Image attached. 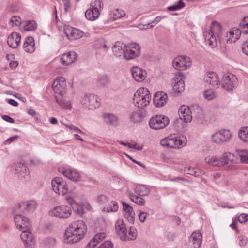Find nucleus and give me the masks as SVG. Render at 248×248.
Listing matches in <instances>:
<instances>
[{
	"label": "nucleus",
	"instance_id": "nucleus-15",
	"mask_svg": "<svg viewBox=\"0 0 248 248\" xmlns=\"http://www.w3.org/2000/svg\"><path fill=\"white\" fill-rule=\"evenodd\" d=\"M237 78L234 75L224 76L222 78V87L226 90H232L237 85Z\"/></svg>",
	"mask_w": 248,
	"mask_h": 248
},
{
	"label": "nucleus",
	"instance_id": "nucleus-19",
	"mask_svg": "<svg viewBox=\"0 0 248 248\" xmlns=\"http://www.w3.org/2000/svg\"><path fill=\"white\" fill-rule=\"evenodd\" d=\"M172 85L175 94H178L184 90L185 83L181 74L176 75L172 81Z\"/></svg>",
	"mask_w": 248,
	"mask_h": 248
},
{
	"label": "nucleus",
	"instance_id": "nucleus-10",
	"mask_svg": "<svg viewBox=\"0 0 248 248\" xmlns=\"http://www.w3.org/2000/svg\"><path fill=\"white\" fill-rule=\"evenodd\" d=\"M172 64L175 69L184 70L191 67L192 62L189 57L179 56L173 60Z\"/></svg>",
	"mask_w": 248,
	"mask_h": 248
},
{
	"label": "nucleus",
	"instance_id": "nucleus-41",
	"mask_svg": "<svg viewBox=\"0 0 248 248\" xmlns=\"http://www.w3.org/2000/svg\"><path fill=\"white\" fill-rule=\"evenodd\" d=\"M143 117L139 111L133 112L130 115V120L133 123H138L143 120Z\"/></svg>",
	"mask_w": 248,
	"mask_h": 248
},
{
	"label": "nucleus",
	"instance_id": "nucleus-22",
	"mask_svg": "<svg viewBox=\"0 0 248 248\" xmlns=\"http://www.w3.org/2000/svg\"><path fill=\"white\" fill-rule=\"evenodd\" d=\"M168 100V95L166 93L163 91L157 92L154 95L153 102L157 107L163 106Z\"/></svg>",
	"mask_w": 248,
	"mask_h": 248
},
{
	"label": "nucleus",
	"instance_id": "nucleus-21",
	"mask_svg": "<svg viewBox=\"0 0 248 248\" xmlns=\"http://www.w3.org/2000/svg\"><path fill=\"white\" fill-rule=\"evenodd\" d=\"M123 210L125 218L131 223L133 224L135 220V212L132 206L123 201Z\"/></svg>",
	"mask_w": 248,
	"mask_h": 248
},
{
	"label": "nucleus",
	"instance_id": "nucleus-17",
	"mask_svg": "<svg viewBox=\"0 0 248 248\" xmlns=\"http://www.w3.org/2000/svg\"><path fill=\"white\" fill-rule=\"evenodd\" d=\"M59 172L74 182H78L80 180V174L75 170L62 167L59 168Z\"/></svg>",
	"mask_w": 248,
	"mask_h": 248
},
{
	"label": "nucleus",
	"instance_id": "nucleus-46",
	"mask_svg": "<svg viewBox=\"0 0 248 248\" xmlns=\"http://www.w3.org/2000/svg\"><path fill=\"white\" fill-rule=\"evenodd\" d=\"M239 28L245 34L248 33V16L245 17L239 24Z\"/></svg>",
	"mask_w": 248,
	"mask_h": 248
},
{
	"label": "nucleus",
	"instance_id": "nucleus-51",
	"mask_svg": "<svg viewBox=\"0 0 248 248\" xmlns=\"http://www.w3.org/2000/svg\"><path fill=\"white\" fill-rule=\"evenodd\" d=\"M204 97L208 100H211L216 97V93L212 90H208L204 91L203 93Z\"/></svg>",
	"mask_w": 248,
	"mask_h": 248
},
{
	"label": "nucleus",
	"instance_id": "nucleus-14",
	"mask_svg": "<svg viewBox=\"0 0 248 248\" xmlns=\"http://www.w3.org/2000/svg\"><path fill=\"white\" fill-rule=\"evenodd\" d=\"M140 46L136 44L125 46L124 57L126 60L134 59L140 54Z\"/></svg>",
	"mask_w": 248,
	"mask_h": 248
},
{
	"label": "nucleus",
	"instance_id": "nucleus-64",
	"mask_svg": "<svg viewBox=\"0 0 248 248\" xmlns=\"http://www.w3.org/2000/svg\"><path fill=\"white\" fill-rule=\"evenodd\" d=\"M2 118L4 120L8 122L11 123H14L15 122L14 119L8 115H3L2 116Z\"/></svg>",
	"mask_w": 248,
	"mask_h": 248
},
{
	"label": "nucleus",
	"instance_id": "nucleus-37",
	"mask_svg": "<svg viewBox=\"0 0 248 248\" xmlns=\"http://www.w3.org/2000/svg\"><path fill=\"white\" fill-rule=\"evenodd\" d=\"M106 237V233L101 232L95 234L89 245L92 247H95L100 241H102Z\"/></svg>",
	"mask_w": 248,
	"mask_h": 248
},
{
	"label": "nucleus",
	"instance_id": "nucleus-49",
	"mask_svg": "<svg viewBox=\"0 0 248 248\" xmlns=\"http://www.w3.org/2000/svg\"><path fill=\"white\" fill-rule=\"evenodd\" d=\"M137 237V232L136 229L134 227H130L129 231L128 233L127 234V232H126V240H134Z\"/></svg>",
	"mask_w": 248,
	"mask_h": 248
},
{
	"label": "nucleus",
	"instance_id": "nucleus-26",
	"mask_svg": "<svg viewBox=\"0 0 248 248\" xmlns=\"http://www.w3.org/2000/svg\"><path fill=\"white\" fill-rule=\"evenodd\" d=\"M205 81L213 87H217L220 83V80L217 75L214 72H210L205 75Z\"/></svg>",
	"mask_w": 248,
	"mask_h": 248
},
{
	"label": "nucleus",
	"instance_id": "nucleus-63",
	"mask_svg": "<svg viewBox=\"0 0 248 248\" xmlns=\"http://www.w3.org/2000/svg\"><path fill=\"white\" fill-rule=\"evenodd\" d=\"M243 52L248 56V41L244 42L242 45Z\"/></svg>",
	"mask_w": 248,
	"mask_h": 248
},
{
	"label": "nucleus",
	"instance_id": "nucleus-60",
	"mask_svg": "<svg viewBox=\"0 0 248 248\" xmlns=\"http://www.w3.org/2000/svg\"><path fill=\"white\" fill-rule=\"evenodd\" d=\"M147 216L148 214L146 212H140L139 215V219L141 222H143L147 218Z\"/></svg>",
	"mask_w": 248,
	"mask_h": 248
},
{
	"label": "nucleus",
	"instance_id": "nucleus-29",
	"mask_svg": "<svg viewBox=\"0 0 248 248\" xmlns=\"http://www.w3.org/2000/svg\"><path fill=\"white\" fill-rule=\"evenodd\" d=\"M37 205L35 201L31 200L20 203L18 207L26 212H31L35 210Z\"/></svg>",
	"mask_w": 248,
	"mask_h": 248
},
{
	"label": "nucleus",
	"instance_id": "nucleus-47",
	"mask_svg": "<svg viewBox=\"0 0 248 248\" xmlns=\"http://www.w3.org/2000/svg\"><path fill=\"white\" fill-rule=\"evenodd\" d=\"M140 196L136 195H130V200L134 203L139 205H143L145 203V201L143 199L140 197Z\"/></svg>",
	"mask_w": 248,
	"mask_h": 248
},
{
	"label": "nucleus",
	"instance_id": "nucleus-33",
	"mask_svg": "<svg viewBox=\"0 0 248 248\" xmlns=\"http://www.w3.org/2000/svg\"><path fill=\"white\" fill-rule=\"evenodd\" d=\"M23 47L25 51L29 53H32L35 50V43L34 39L31 36L26 38L24 43Z\"/></svg>",
	"mask_w": 248,
	"mask_h": 248
},
{
	"label": "nucleus",
	"instance_id": "nucleus-62",
	"mask_svg": "<svg viewBox=\"0 0 248 248\" xmlns=\"http://www.w3.org/2000/svg\"><path fill=\"white\" fill-rule=\"evenodd\" d=\"M66 126L68 127L69 128V129H70L71 130H73L75 132L79 133L82 134H85L83 132H82L79 128H78V127H77L73 125H68V126Z\"/></svg>",
	"mask_w": 248,
	"mask_h": 248
},
{
	"label": "nucleus",
	"instance_id": "nucleus-43",
	"mask_svg": "<svg viewBox=\"0 0 248 248\" xmlns=\"http://www.w3.org/2000/svg\"><path fill=\"white\" fill-rule=\"evenodd\" d=\"M44 244L47 248H53L56 244V241L54 238L47 237L44 240Z\"/></svg>",
	"mask_w": 248,
	"mask_h": 248
},
{
	"label": "nucleus",
	"instance_id": "nucleus-57",
	"mask_svg": "<svg viewBox=\"0 0 248 248\" xmlns=\"http://www.w3.org/2000/svg\"><path fill=\"white\" fill-rule=\"evenodd\" d=\"M99 248H113V243L109 241H105L99 247Z\"/></svg>",
	"mask_w": 248,
	"mask_h": 248
},
{
	"label": "nucleus",
	"instance_id": "nucleus-27",
	"mask_svg": "<svg viewBox=\"0 0 248 248\" xmlns=\"http://www.w3.org/2000/svg\"><path fill=\"white\" fill-rule=\"evenodd\" d=\"M131 72L134 79L138 82H141L146 78V71L139 67H133L131 69Z\"/></svg>",
	"mask_w": 248,
	"mask_h": 248
},
{
	"label": "nucleus",
	"instance_id": "nucleus-61",
	"mask_svg": "<svg viewBox=\"0 0 248 248\" xmlns=\"http://www.w3.org/2000/svg\"><path fill=\"white\" fill-rule=\"evenodd\" d=\"M94 4L93 7L97 8L98 10L103 6V4L100 0H95Z\"/></svg>",
	"mask_w": 248,
	"mask_h": 248
},
{
	"label": "nucleus",
	"instance_id": "nucleus-35",
	"mask_svg": "<svg viewBox=\"0 0 248 248\" xmlns=\"http://www.w3.org/2000/svg\"><path fill=\"white\" fill-rule=\"evenodd\" d=\"M55 100L56 102L62 108L65 109L70 110L72 108L71 103L70 101H66L64 100L62 96H55Z\"/></svg>",
	"mask_w": 248,
	"mask_h": 248
},
{
	"label": "nucleus",
	"instance_id": "nucleus-42",
	"mask_svg": "<svg viewBox=\"0 0 248 248\" xmlns=\"http://www.w3.org/2000/svg\"><path fill=\"white\" fill-rule=\"evenodd\" d=\"M111 17L114 20H117L125 16L124 11L122 9H116L111 12Z\"/></svg>",
	"mask_w": 248,
	"mask_h": 248
},
{
	"label": "nucleus",
	"instance_id": "nucleus-52",
	"mask_svg": "<svg viewBox=\"0 0 248 248\" xmlns=\"http://www.w3.org/2000/svg\"><path fill=\"white\" fill-rule=\"evenodd\" d=\"M37 24L34 21H28L25 25V30L27 31H33L36 29Z\"/></svg>",
	"mask_w": 248,
	"mask_h": 248
},
{
	"label": "nucleus",
	"instance_id": "nucleus-24",
	"mask_svg": "<svg viewBox=\"0 0 248 248\" xmlns=\"http://www.w3.org/2000/svg\"><path fill=\"white\" fill-rule=\"evenodd\" d=\"M77 58V54L74 51H69L63 54L60 58V62L63 65L68 66L73 63Z\"/></svg>",
	"mask_w": 248,
	"mask_h": 248
},
{
	"label": "nucleus",
	"instance_id": "nucleus-20",
	"mask_svg": "<svg viewBox=\"0 0 248 248\" xmlns=\"http://www.w3.org/2000/svg\"><path fill=\"white\" fill-rule=\"evenodd\" d=\"M115 230L121 240L126 241V232L127 231L123 220L119 219L116 222Z\"/></svg>",
	"mask_w": 248,
	"mask_h": 248
},
{
	"label": "nucleus",
	"instance_id": "nucleus-8",
	"mask_svg": "<svg viewBox=\"0 0 248 248\" xmlns=\"http://www.w3.org/2000/svg\"><path fill=\"white\" fill-rule=\"evenodd\" d=\"M232 137V134L228 129H221L212 135V141L217 144H222L229 141Z\"/></svg>",
	"mask_w": 248,
	"mask_h": 248
},
{
	"label": "nucleus",
	"instance_id": "nucleus-28",
	"mask_svg": "<svg viewBox=\"0 0 248 248\" xmlns=\"http://www.w3.org/2000/svg\"><path fill=\"white\" fill-rule=\"evenodd\" d=\"M21 41V36L17 32H13L7 39V43L9 46L13 48H16Z\"/></svg>",
	"mask_w": 248,
	"mask_h": 248
},
{
	"label": "nucleus",
	"instance_id": "nucleus-9",
	"mask_svg": "<svg viewBox=\"0 0 248 248\" xmlns=\"http://www.w3.org/2000/svg\"><path fill=\"white\" fill-rule=\"evenodd\" d=\"M100 99L93 94H86L81 100V103L90 109H94L100 105Z\"/></svg>",
	"mask_w": 248,
	"mask_h": 248
},
{
	"label": "nucleus",
	"instance_id": "nucleus-18",
	"mask_svg": "<svg viewBox=\"0 0 248 248\" xmlns=\"http://www.w3.org/2000/svg\"><path fill=\"white\" fill-rule=\"evenodd\" d=\"M202 236L199 231H195L191 234L189 238V243L193 248H199L202 243Z\"/></svg>",
	"mask_w": 248,
	"mask_h": 248
},
{
	"label": "nucleus",
	"instance_id": "nucleus-59",
	"mask_svg": "<svg viewBox=\"0 0 248 248\" xmlns=\"http://www.w3.org/2000/svg\"><path fill=\"white\" fill-rule=\"evenodd\" d=\"M238 220L241 223L246 222L248 220V214H241L238 217Z\"/></svg>",
	"mask_w": 248,
	"mask_h": 248
},
{
	"label": "nucleus",
	"instance_id": "nucleus-25",
	"mask_svg": "<svg viewBox=\"0 0 248 248\" xmlns=\"http://www.w3.org/2000/svg\"><path fill=\"white\" fill-rule=\"evenodd\" d=\"M242 30L241 29H232L226 33L225 40L227 43L235 42L240 37Z\"/></svg>",
	"mask_w": 248,
	"mask_h": 248
},
{
	"label": "nucleus",
	"instance_id": "nucleus-23",
	"mask_svg": "<svg viewBox=\"0 0 248 248\" xmlns=\"http://www.w3.org/2000/svg\"><path fill=\"white\" fill-rule=\"evenodd\" d=\"M179 116L183 121L186 123L190 122L192 119V113L189 107L182 105L179 109Z\"/></svg>",
	"mask_w": 248,
	"mask_h": 248
},
{
	"label": "nucleus",
	"instance_id": "nucleus-50",
	"mask_svg": "<svg viewBox=\"0 0 248 248\" xmlns=\"http://www.w3.org/2000/svg\"><path fill=\"white\" fill-rule=\"evenodd\" d=\"M52 190L58 195L63 196L68 193L67 187H52Z\"/></svg>",
	"mask_w": 248,
	"mask_h": 248
},
{
	"label": "nucleus",
	"instance_id": "nucleus-58",
	"mask_svg": "<svg viewBox=\"0 0 248 248\" xmlns=\"http://www.w3.org/2000/svg\"><path fill=\"white\" fill-rule=\"evenodd\" d=\"M171 180L179 182L178 184L179 185H186L189 183L187 180L184 179L182 177H176L173 179H171Z\"/></svg>",
	"mask_w": 248,
	"mask_h": 248
},
{
	"label": "nucleus",
	"instance_id": "nucleus-53",
	"mask_svg": "<svg viewBox=\"0 0 248 248\" xmlns=\"http://www.w3.org/2000/svg\"><path fill=\"white\" fill-rule=\"evenodd\" d=\"M185 3L182 0H179V2L173 6H170L168 7V10L171 11H176L181 9L185 6Z\"/></svg>",
	"mask_w": 248,
	"mask_h": 248
},
{
	"label": "nucleus",
	"instance_id": "nucleus-39",
	"mask_svg": "<svg viewBox=\"0 0 248 248\" xmlns=\"http://www.w3.org/2000/svg\"><path fill=\"white\" fill-rule=\"evenodd\" d=\"M135 193L140 196H145L150 192L149 187H134Z\"/></svg>",
	"mask_w": 248,
	"mask_h": 248
},
{
	"label": "nucleus",
	"instance_id": "nucleus-6",
	"mask_svg": "<svg viewBox=\"0 0 248 248\" xmlns=\"http://www.w3.org/2000/svg\"><path fill=\"white\" fill-rule=\"evenodd\" d=\"M11 171L17 175L18 178L23 181H27L30 178V172L27 166L23 162H19L11 167Z\"/></svg>",
	"mask_w": 248,
	"mask_h": 248
},
{
	"label": "nucleus",
	"instance_id": "nucleus-30",
	"mask_svg": "<svg viewBox=\"0 0 248 248\" xmlns=\"http://www.w3.org/2000/svg\"><path fill=\"white\" fill-rule=\"evenodd\" d=\"M103 119L105 123L109 126H117L119 125L118 117L111 113H105L103 115Z\"/></svg>",
	"mask_w": 248,
	"mask_h": 248
},
{
	"label": "nucleus",
	"instance_id": "nucleus-56",
	"mask_svg": "<svg viewBox=\"0 0 248 248\" xmlns=\"http://www.w3.org/2000/svg\"><path fill=\"white\" fill-rule=\"evenodd\" d=\"M10 22L12 23V26H18L21 23V19L18 16H13L10 19Z\"/></svg>",
	"mask_w": 248,
	"mask_h": 248
},
{
	"label": "nucleus",
	"instance_id": "nucleus-13",
	"mask_svg": "<svg viewBox=\"0 0 248 248\" xmlns=\"http://www.w3.org/2000/svg\"><path fill=\"white\" fill-rule=\"evenodd\" d=\"M221 162L223 165L228 166H233L239 162V159L237 156V154L235 155L231 152H226L222 154L221 157Z\"/></svg>",
	"mask_w": 248,
	"mask_h": 248
},
{
	"label": "nucleus",
	"instance_id": "nucleus-31",
	"mask_svg": "<svg viewBox=\"0 0 248 248\" xmlns=\"http://www.w3.org/2000/svg\"><path fill=\"white\" fill-rule=\"evenodd\" d=\"M100 15L99 10L97 8L94 7L87 9L85 14L86 18L91 21H94L98 19Z\"/></svg>",
	"mask_w": 248,
	"mask_h": 248
},
{
	"label": "nucleus",
	"instance_id": "nucleus-12",
	"mask_svg": "<svg viewBox=\"0 0 248 248\" xmlns=\"http://www.w3.org/2000/svg\"><path fill=\"white\" fill-rule=\"evenodd\" d=\"M52 88L56 93L60 96H62L66 93V82L63 77L56 79L52 84Z\"/></svg>",
	"mask_w": 248,
	"mask_h": 248
},
{
	"label": "nucleus",
	"instance_id": "nucleus-11",
	"mask_svg": "<svg viewBox=\"0 0 248 248\" xmlns=\"http://www.w3.org/2000/svg\"><path fill=\"white\" fill-rule=\"evenodd\" d=\"M49 215L59 218H67L71 214L70 207L68 206H58L52 208L49 211Z\"/></svg>",
	"mask_w": 248,
	"mask_h": 248
},
{
	"label": "nucleus",
	"instance_id": "nucleus-4",
	"mask_svg": "<svg viewBox=\"0 0 248 248\" xmlns=\"http://www.w3.org/2000/svg\"><path fill=\"white\" fill-rule=\"evenodd\" d=\"M151 100V95L146 88H140L135 93L133 97V103L139 108H143L147 106Z\"/></svg>",
	"mask_w": 248,
	"mask_h": 248
},
{
	"label": "nucleus",
	"instance_id": "nucleus-5",
	"mask_svg": "<svg viewBox=\"0 0 248 248\" xmlns=\"http://www.w3.org/2000/svg\"><path fill=\"white\" fill-rule=\"evenodd\" d=\"M187 143V139L184 136L175 137L170 135L160 141V144L164 147L170 148H182Z\"/></svg>",
	"mask_w": 248,
	"mask_h": 248
},
{
	"label": "nucleus",
	"instance_id": "nucleus-36",
	"mask_svg": "<svg viewBox=\"0 0 248 248\" xmlns=\"http://www.w3.org/2000/svg\"><path fill=\"white\" fill-rule=\"evenodd\" d=\"M205 162L209 165L215 166H221V158H218L215 156H208L205 158Z\"/></svg>",
	"mask_w": 248,
	"mask_h": 248
},
{
	"label": "nucleus",
	"instance_id": "nucleus-38",
	"mask_svg": "<svg viewBox=\"0 0 248 248\" xmlns=\"http://www.w3.org/2000/svg\"><path fill=\"white\" fill-rule=\"evenodd\" d=\"M238 157H240L239 161L243 163L248 164V150H237L236 151Z\"/></svg>",
	"mask_w": 248,
	"mask_h": 248
},
{
	"label": "nucleus",
	"instance_id": "nucleus-7",
	"mask_svg": "<svg viewBox=\"0 0 248 248\" xmlns=\"http://www.w3.org/2000/svg\"><path fill=\"white\" fill-rule=\"evenodd\" d=\"M151 128L159 130L166 127L169 124V119L167 116L156 115L152 117L149 122Z\"/></svg>",
	"mask_w": 248,
	"mask_h": 248
},
{
	"label": "nucleus",
	"instance_id": "nucleus-44",
	"mask_svg": "<svg viewBox=\"0 0 248 248\" xmlns=\"http://www.w3.org/2000/svg\"><path fill=\"white\" fill-rule=\"evenodd\" d=\"M109 77L105 75L99 76L97 79L98 83L101 86H106L109 83Z\"/></svg>",
	"mask_w": 248,
	"mask_h": 248
},
{
	"label": "nucleus",
	"instance_id": "nucleus-55",
	"mask_svg": "<svg viewBox=\"0 0 248 248\" xmlns=\"http://www.w3.org/2000/svg\"><path fill=\"white\" fill-rule=\"evenodd\" d=\"M108 201V197L104 194H100L97 197V201L99 204H105Z\"/></svg>",
	"mask_w": 248,
	"mask_h": 248
},
{
	"label": "nucleus",
	"instance_id": "nucleus-48",
	"mask_svg": "<svg viewBox=\"0 0 248 248\" xmlns=\"http://www.w3.org/2000/svg\"><path fill=\"white\" fill-rule=\"evenodd\" d=\"M67 186V184L63 179L59 177L54 178L51 181V186Z\"/></svg>",
	"mask_w": 248,
	"mask_h": 248
},
{
	"label": "nucleus",
	"instance_id": "nucleus-34",
	"mask_svg": "<svg viewBox=\"0 0 248 248\" xmlns=\"http://www.w3.org/2000/svg\"><path fill=\"white\" fill-rule=\"evenodd\" d=\"M184 171L188 174L196 177H198L205 174L204 170L197 167H186L184 169Z\"/></svg>",
	"mask_w": 248,
	"mask_h": 248
},
{
	"label": "nucleus",
	"instance_id": "nucleus-16",
	"mask_svg": "<svg viewBox=\"0 0 248 248\" xmlns=\"http://www.w3.org/2000/svg\"><path fill=\"white\" fill-rule=\"evenodd\" d=\"M64 32L70 40H74L81 38L84 34L82 31L79 29L68 26L64 29Z\"/></svg>",
	"mask_w": 248,
	"mask_h": 248
},
{
	"label": "nucleus",
	"instance_id": "nucleus-3",
	"mask_svg": "<svg viewBox=\"0 0 248 248\" xmlns=\"http://www.w3.org/2000/svg\"><path fill=\"white\" fill-rule=\"evenodd\" d=\"M205 42L212 48L217 45V40L219 42L222 38L221 27L220 24L216 21H213L210 26L209 32H203Z\"/></svg>",
	"mask_w": 248,
	"mask_h": 248
},
{
	"label": "nucleus",
	"instance_id": "nucleus-40",
	"mask_svg": "<svg viewBox=\"0 0 248 248\" xmlns=\"http://www.w3.org/2000/svg\"><path fill=\"white\" fill-rule=\"evenodd\" d=\"M238 137L244 142H248V127H242L238 131Z\"/></svg>",
	"mask_w": 248,
	"mask_h": 248
},
{
	"label": "nucleus",
	"instance_id": "nucleus-45",
	"mask_svg": "<svg viewBox=\"0 0 248 248\" xmlns=\"http://www.w3.org/2000/svg\"><path fill=\"white\" fill-rule=\"evenodd\" d=\"M119 208L118 203L116 201H112L111 203L107 207L104 208V210L107 212H116Z\"/></svg>",
	"mask_w": 248,
	"mask_h": 248
},
{
	"label": "nucleus",
	"instance_id": "nucleus-32",
	"mask_svg": "<svg viewBox=\"0 0 248 248\" xmlns=\"http://www.w3.org/2000/svg\"><path fill=\"white\" fill-rule=\"evenodd\" d=\"M125 45L120 42H116L112 47L113 54L116 57L124 56Z\"/></svg>",
	"mask_w": 248,
	"mask_h": 248
},
{
	"label": "nucleus",
	"instance_id": "nucleus-54",
	"mask_svg": "<svg viewBox=\"0 0 248 248\" xmlns=\"http://www.w3.org/2000/svg\"><path fill=\"white\" fill-rule=\"evenodd\" d=\"M238 244L240 246H245L248 243V238L245 235H241L238 237Z\"/></svg>",
	"mask_w": 248,
	"mask_h": 248
},
{
	"label": "nucleus",
	"instance_id": "nucleus-2",
	"mask_svg": "<svg viewBox=\"0 0 248 248\" xmlns=\"http://www.w3.org/2000/svg\"><path fill=\"white\" fill-rule=\"evenodd\" d=\"M87 232V226L82 220L72 222L65 230L64 241L70 244L80 241Z\"/></svg>",
	"mask_w": 248,
	"mask_h": 248
},
{
	"label": "nucleus",
	"instance_id": "nucleus-1",
	"mask_svg": "<svg viewBox=\"0 0 248 248\" xmlns=\"http://www.w3.org/2000/svg\"><path fill=\"white\" fill-rule=\"evenodd\" d=\"M17 228L21 231L20 237L25 248H35V241L30 229L31 224L29 219L20 214H16L14 217Z\"/></svg>",
	"mask_w": 248,
	"mask_h": 248
}]
</instances>
